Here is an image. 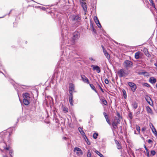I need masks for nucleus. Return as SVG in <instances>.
Instances as JSON below:
<instances>
[{"mask_svg":"<svg viewBox=\"0 0 157 157\" xmlns=\"http://www.w3.org/2000/svg\"><path fill=\"white\" fill-rule=\"evenodd\" d=\"M119 122L120 120L119 118L116 117L112 122L113 129L117 128V125L120 123Z\"/></svg>","mask_w":157,"mask_h":157,"instance_id":"nucleus-1","label":"nucleus"},{"mask_svg":"<svg viewBox=\"0 0 157 157\" xmlns=\"http://www.w3.org/2000/svg\"><path fill=\"white\" fill-rule=\"evenodd\" d=\"M124 66L126 68L131 67L132 65V63L128 60H126L123 63Z\"/></svg>","mask_w":157,"mask_h":157,"instance_id":"nucleus-2","label":"nucleus"},{"mask_svg":"<svg viewBox=\"0 0 157 157\" xmlns=\"http://www.w3.org/2000/svg\"><path fill=\"white\" fill-rule=\"evenodd\" d=\"M128 84L131 87L132 90L134 92L136 88V85L134 83L130 82H128Z\"/></svg>","mask_w":157,"mask_h":157,"instance_id":"nucleus-3","label":"nucleus"},{"mask_svg":"<svg viewBox=\"0 0 157 157\" xmlns=\"http://www.w3.org/2000/svg\"><path fill=\"white\" fill-rule=\"evenodd\" d=\"M74 151L78 155H81L82 154V152L81 150L78 147H75L74 149Z\"/></svg>","mask_w":157,"mask_h":157,"instance_id":"nucleus-4","label":"nucleus"},{"mask_svg":"<svg viewBox=\"0 0 157 157\" xmlns=\"http://www.w3.org/2000/svg\"><path fill=\"white\" fill-rule=\"evenodd\" d=\"M118 74L120 77L125 76L127 75L125 71L123 69L120 70L118 71Z\"/></svg>","mask_w":157,"mask_h":157,"instance_id":"nucleus-5","label":"nucleus"},{"mask_svg":"<svg viewBox=\"0 0 157 157\" xmlns=\"http://www.w3.org/2000/svg\"><path fill=\"white\" fill-rule=\"evenodd\" d=\"M72 20L73 21H78L80 20V17L78 15H74L71 17Z\"/></svg>","mask_w":157,"mask_h":157,"instance_id":"nucleus-6","label":"nucleus"},{"mask_svg":"<svg viewBox=\"0 0 157 157\" xmlns=\"http://www.w3.org/2000/svg\"><path fill=\"white\" fill-rule=\"evenodd\" d=\"M80 2L84 10H86L87 8L85 0H80Z\"/></svg>","mask_w":157,"mask_h":157,"instance_id":"nucleus-7","label":"nucleus"},{"mask_svg":"<svg viewBox=\"0 0 157 157\" xmlns=\"http://www.w3.org/2000/svg\"><path fill=\"white\" fill-rule=\"evenodd\" d=\"M74 89L75 86L74 85L71 83H70L69 91L70 94H71V93L72 94V92Z\"/></svg>","mask_w":157,"mask_h":157,"instance_id":"nucleus-8","label":"nucleus"},{"mask_svg":"<svg viewBox=\"0 0 157 157\" xmlns=\"http://www.w3.org/2000/svg\"><path fill=\"white\" fill-rule=\"evenodd\" d=\"M79 37V33L77 32H75L73 34L72 36V39L73 40H75Z\"/></svg>","mask_w":157,"mask_h":157,"instance_id":"nucleus-9","label":"nucleus"},{"mask_svg":"<svg viewBox=\"0 0 157 157\" xmlns=\"http://www.w3.org/2000/svg\"><path fill=\"white\" fill-rule=\"evenodd\" d=\"M91 67L93 68V69L94 70H96L97 73H99L100 72L101 70L100 68L98 66L92 65L91 66Z\"/></svg>","mask_w":157,"mask_h":157,"instance_id":"nucleus-10","label":"nucleus"},{"mask_svg":"<svg viewBox=\"0 0 157 157\" xmlns=\"http://www.w3.org/2000/svg\"><path fill=\"white\" fill-rule=\"evenodd\" d=\"M94 20L98 27L99 28H101V26L97 17H94Z\"/></svg>","mask_w":157,"mask_h":157,"instance_id":"nucleus-11","label":"nucleus"},{"mask_svg":"<svg viewBox=\"0 0 157 157\" xmlns=\"http://www.w3.org/2000/svg\"><path fill=\"white\" fill-rule=\"evenodd\" d=\"M81 77L83 81L84 82L88 84L89 83V81L88 79L85 76V75H82Z\"/></svg>","mask_w":157,"mask_h":157,"instance_id":"nucleus-12","label":"nucleus"},{"mask_svg":"<svg viewBox=\"0 0 157 157\" xmlns=\"http://www.w3.org/2000/svg\"><path fill=\"white\" fill-rule=\"evenodd\" d=\"M102 48L103 50V51L105 55V56L108 59H109L110 58V56L108 54V53L107 52L106 50H105L104 48V47L103 46H102Z\"/></svg>","mask_w":157,"mask_h":157,"instance_id":"nucleus-13","label":"nucleus"},{"mask_svg":"<svg viewBox=\"0 0 157 157\" xmlns=\"http://www.w3.org/2000/svg\"><path fill=\"white\" fill-rule=\"evenodd\" d=\"M73 97L72 94V93H71V94H70V96L69 97V99L70 103V104L71 105H73Z\"/></svg>","mask_w":157,"mask_h":157,"instance_id":"nucleus-14","label":"nucleus"},{"mask_svg":"<svg viewBox=\"0 0 157 157\" xmlns=\"http://www.w3.org/2000/svg\"><path fill=\"white\" fill-rule=\"evenodd\" d=\"M149 81L151 83L154 84L156 82V79L154 77H151L150 78Z\"/></svg>","mask_w":157,"mask_h":157,"instance_id":"nucleus-15","label":"nucleus"},{"mask_svg":"<svg viewBox=\"0 0 157 157\" xmlns=\"http://www.w3.org/2000/svg\"><path fill=\"white\" fill-rule=\"evenodd\" d=\"M141 55V53L140 52H136L135 55V58L136 59H139L140 57V56Z\"/></svg>","mask_w":157,"mask_h":157,"instance_id":"nucleus-16","label":"nucleus"},{"mask_svg":"<svg viewBox=\"0 0 157 157\" xmlns=\"http://www.w3.org/2000/svg\"><path fill=\"white\" fill-rule=\"evenodd\" d=\"M132 105L134 109H136L137 108L138 103L136 101H133L132 104Z\"/></svg>","mask_w":157,"mask_h":157,"instance_id":"nucleus-17","label":"nucleus"},{"mask_svg":"<svg viewBox=\"0 0 157 157\" xmlns=\"http://www.w3.org/2000/svg\"><path fill=\"white\" fill-rule=\"evenodd\" d=\"M30 98L29 94L28 93H25L24 94V99H29Z\"/></svg>","mask_w":157,"mask_h":157,"instance_id":"nucleus-18","label":"nucleus"},{"mask_svg":"<svg viewBox=\"0 0 157 157\" xmlns=\"http://www.w3.org/2000/svg\"><path fill=\"white\" fill-rule=\"evenodd\" d=\"M78 130H79V131L80 132L81 134L83 135V137L85 139V137H86V139L88 140V139L87 138H86V135H84V134H85L84 132L82 130V129H81V128H78Z\"/></svg>","mask_w":157,"mask_h":157,"instance_id":"nucleus-19","label":"nucleus"},{"mask_svg":"<svg viewBox=\"0 0 157 157\" xmlns=\"http://www.w3.org/2000/svg\"><path fill=\"white\" fill-rule=\"evenodd\" d=\"M29 99H23L24 104L25 105H28L29 103Z\"/></svg>","mask_w":157,"mask_h":157,"instance_id":"nucleus-20","label":"nucleus"},{"mask_svg":"<svg viewBox=\"0 0 157 157\" xmlns=\"http://www.w3.org/2000/svg\"><path fill=\"white\" fill-rule=\"evenodd\" d=\"M146 110L148 113H152V110L151 108L149 106H147L146 108Z\"/></svg>","mask_w":157,"mask_h":157,"instance_id":"nucleus-21","label":"nucleus"},{"mask_svg":"<svg viewBox=\"0 0 157 157\" xmlns=\"http://www.w3.org/2000/svg\"><path fill=\"white\" fill-rule=\"evenodd\" d=\"M62 110L65 113H66L68 112V109L65 106H63Z\"/></svg>","mask_w":157,"mask_h":157,"instance_id":"nucleus-22","label":"nucleus"},{"mask_svg":"<svg viewBox=\"0 0 157 157\" xmlns=\"http://www.w3.org/2000/svg\"><path fill=\"white\" fill-rule=\"evenodd\" d=\"M152 131L153 133L155 136H157V132L155 127H153V128H152Z\"/></svg>","mask_w":157,"mask_h":157,"instance_id":"nucleus-23","label":"nucleus"},{"mask_svg":"<svg viewBox=\"0 0 157 157\" xmlns=\"http://www.w3.org/2000/svg\"><path fill=\"white\" fill-rule=\"evenodd\" d=\"M95 152L98 155H99L100 157H103V155L101 154L100 152H99L98 151H95Z\"/></svg>","mask_w":157,"mask_h":157,"instance_id":"nucleus-24","label":"nucleus"},{"mask_svg":"<svg viewBox=\"0 0 157 157\" xmlns=\"http://www.w3.org/2000/svg\"><path fill=\"white\" fill-rule=\"evenodd\" d=\"M90 85L91 89L96 92V90L94 86L92 84H90Z\"/></svg>","mask_w":157,"mask_h":157,"instance_id":"nucleus-25","label":"nucleus"},{"mask_svg":"<svg viewBox=\"0 0 157 157\" xmlns=\"http://www.w3.org/2000/svg\"><path fill=\"white\" fill-rule=\"evenodd\" d=\"M87 157H91V153L89 150H88L87 153Z\"/></svg>","mask_w":157,"mask_h":157,"instance_id":"nucleus-26","label":"nucleus"},{"mask_svg":"<svg viewBox=\"0 0 157 157\" xmlns=\"http://www.w3.org/2000/svg\"><path fill=\"white\" fill-rule=\"evenodd\" d=\"M149 1L150 3L151 4V6L154 7L155 8V5L153 2V0H149Z\"/></svg>","mask_w":157,"mask_h":157,"instance_id":"nucleus-27","label":"nucleus"},{"mask_svg":"<svg viewBox=\"0 0 157 157\" xmlns=\"http://www.w3.org/2000/svg\"><path fill=\"white\" fill-rule=\"evenodd\" d=\"M102 103L105 105H107V101L104 99H102L101 100Z\"/></svg>","mask_w":157,"mask_h":157,"instance_id":"nucleus-28","label":"nucleus"},{"mask_svg":"<svg viewBox=\"0 0 157 157\" xmlns=\"http://www.w3.org/2000/svg\"><path fill=\"white\" fill-rule=\"evenodd\" d=\"M142 84V85L144 86H146L147 87H149L150 86V85L147 83H143Z\"/></svg>","mask_w":157,"mask_h":157,"instance_id":"nucleus-29","label":"nucleus"},{"mask_svg":"<svg viewBox=\"0 0 157 157\" xmlns=\"http://www.w3.org/2000/svg\"><path fill=\"white\" fill-rule=\"evenodd\" d=\"M151 100V98H147V99H146V100L147 101V102L150 105H152V103H151V102H150V100Z\"/></svg>","mask_w":157,"mask_h":157,"instance_id":"nucleus-30","label":"nucleus"},{"mask_svg":"<svg viewBox=\"0 0 157 157\" xmlns=\"http://www.w3.org/2000/svg\"><path fill=\"white\" fill-rule=\"evenodd\" d=\"M136 128L138 132L139 133H140V127L138 125H136Z\"/></svg>","mask_w":157,"mask_h":157,"instance_id":"nucleus-31","label":"nucleus"},{"mask_svg":"<svg viewBox=\"0 0 157 157\" xmlns=\"http://www.w3.org/2000/svg\"><path fill=\"white\" fill-rule=\"evenodd\" d=\"M98 136V133H94L93 135V137L94 139H96L97 138Z\"/></svg>","mask_w":157,"mask_h":157,"instance_id":"nucleus-32","label":"nucleus"},{"mask_svg":"<svg viewBox=\"0 0 157 157\" xmlns=\"http://www.w3.org/2000/svg\"><path fill=\"white\" fill-rule=\"evenodd\" d=\"M123 95H124V97L125 98H126L127 97V95L126 93V92L124 90H122Z\"/></svg>","mask_w":157,"mask_h":157,"instance_id":"nucleus-33","label":"nucleus"},{"mask_svg":"<svg viewBox=\"0 0 157 157\" xmlns=\"http://www.w3.org/2000/svg\"><path fill=\"white\" fill-rule=\"evenodd\" d=\"M155 152L154 150H152L151 151V156H153L155 155Z\"/></svg>","mask_w":157,"mask_h":157,"instance_id":"nucleus-34","label":"nucleus"},{"mask_svg":"<svg viewBox=\"0 0 157 157\" xmlns=\"http://www.w3.org/2000/svg\"><path fill=\"white\" fill-rule=\"evenodd\" d=\"M116 144H117V148L119 149H121V146L120 144L119 143L117 142V143H116Z\"/></svg>","mask_w":157,"mask_h":157,"instance_id":"nucleus-35","label":"nucleus"},{"mask_svg":"<svg viewBox=\"0 0 157 157\" xmlns=\"http://www.w3.org/2000/svg\"><path fill=\"white\" fill-rule=\"evenodd\" d=\"M103 115L106 119L108 118V117L107 115L106 114V113L105 112L103 113Z\"/></svg>","mask_w":157,"mask_h":157,"instance_id":"nucleus-36","label":"nucleus"},{"mask_svg":"<svg viewBox=\"0 0 157 157\" xmlns=\"http://www.w3.org/2000/svg\"><path fill=\"white\" fill-rule=\"evenodd\" d=\"M150 127V128L152 129V128H153V127H154L152 123H150L149 124Z\"/></svg>","mask_w":157,"mask_h":157,"instance_id":"nucleus-37","label":"nucleus"},{"mask_svg":"<svg viewBox=\"0 0 157 157\" xmlns=\"http://www.w3.org/2000/svg\"><path fill=\"white\" fill-rule=\"evenodd\" d=\"M13 151L12 150H10V154L11 156H12L13 155Z\"/></svg>","mask_w":157,"mask_h":157,"instance_id":"nucleus-38","label":"nucleus"},{"mask_svg":"<svg viewBox=\"0 0 157 157\" xmlns=\"http://www.w3.org/2000/svg\"><path fill=\"white\" fill-rule=\"evenodd\" d=\"M106 120L107 122L108 123V124L109 125H111L110 122V121L108 119V118L106 119Z\"/></svg>","mask_w":157,"mask_h":157,"instance_id":"nucleus-39","label":"nucleus"},{"mask_svg":"<svg viewBox=\"0 0 157 157\" xmlns=\"http://www.w3.org/2000/svg\"><path fill=\"white\" fill-rule=\"evenodd\" d=\"M129 117L131 119H132V113H130L129 114Z\"/></svg>","mask_w":157,"mask_h":157,"instance_id":"nucleus-40","label":"nucleus"},{"mask_svg":"<svg viewBox=\"0 0 157 157\" xmlns=\"http://www.w3.org/2000/svg\"><path fill=\"white\" fill-rule=\"evenodd\" d=\"M98 87L101 90V91L103 92H104V91L103 90V89H102V88L101 87V86H100V85L99 84H98Z\"/></svg>","mask_w":157,"mask_h":157,"instance_id":"nucleus-41","label":"nucleus"},{"mask_svg":"<svg viewBox=\"0 0 157 157\" xmlns=\"http://www.w3.org/2000/svg\"><path fill=\"white\" fill-rule=\"evenodd\" d=\"M146 151V153H147V157H149V154L148 151V150H147Z\"/></svg>","mask_w":157,"mask_h":157,"instance_id":"nucleus-42","label":"nucleus"},{"mask_svg":"<svg viewBox=\"0 0 157 157\" xmlns=\"http://www.w3.org/2000/svg\"><path fill=\"white\" fill-rule=\"evenodd\" d=\"M105 83L106 84H108L109 83V81L107 79H106L105 80Z\"/></svg>","mask_w":157,"mask_h":157,"instance_id":"nucleus-43","label":"nucleus"},{"mask_svg":"<svg viewBox=\"0 0 157 157\" xmlns=\"http://www.w3.org/2000/svg\"><path fill=\"white\" fill-rule=\"evenodd\" d=\"M146 130V128L145 127L141 129V130L143 132L144 131Z\"/></svg>","mask_w":157,"mask_h":157,"instance_id":"nucleus-44","label":"nucleus"},{"mask_svg":"<svg viewBox=\"0 0 157 157\" xmlns=\"http://www.w3.org/2000/svg\"><path fill=\"white\" fill-rule=\"evenodd\" d=\"M152 142V140H148V142L149 143H151V142Z\"/></svg>","mask_w":157,"mask_h":157,"instance_id":"nucleus-45","label":"nucleus"},{"mask_svg":"<svg viewBox=\"0 0 157 157\" xmlns=\"http://www.w3.org/2000/svg\"><path fill=\"white\" fill-rule=\"evenodd\" d=\"M144 147L145 148L146 150H148L146 146L145 145H144Z\"/></svg>","mask_w":157,"mask_h":157,"instance_id":"nucleus-46","label":"nucleus"},{"mask_svg":"<svg viewBox=\"0 0 157 157\" xmlns=\"http://www.w3.org/2000/svg\"><path fill=\"white\" fill-rule=\"evenodd\" d=\"M5 149L7 150H9V147H6L5 148Z\"/></svg>","mask_w":157,"mask_h":157,"instance_id":"nucleus-47","label":"nucleus"},{"mask_svg":"<svg viewBox=\"0 0 157 157\" xmlns=\"http://www.w3.org/2000/svg\"><path fill=\"white\" fill-rule=\"evenodd\" d=\"M155 66H156V67H157V64L155 63Z\"/></svg>","mask_w":157,"mask_h":157,"instance_id":"nucleus-48","label":"nucleus"},{"mask_svg":"<svg viewBox=\"0 0 157 157\" xmlns=\"http://www.w3.org/2000/svg\"><path fill=\"white\" fill-rule=\"evenodd\" d=\"M63 138L64 139H66V137H63Z\"/></svg>","mask_w":157,"mask_h":157,"instance_id":"nucleus-49","label":"nucleus"},{"mask_svg":"<svg viewBox=\"0 0 157 157\" xmlns=\"http://www.w3.org/2000/svg\"><path fill=\"white\" fill-rule=\"evenodd\" d=\"M134 133H135V134H136V131H135Z\"/></svg>","mask_w":157,"mask_h":157,"instance_id":"nucleus-50","label":"nucleus"},{"mask_svg":"<svg viewBox=\"0 0 157 157\" xmlns=\"http://www.w3.org/2000/svg\"><path fill=\"white\" fill-rule=\"evenodd\" d=\"M118 116L119 117H120V114H118Z\"/></svg>","mask_w":157,"mask_h":157,"instance_id":"nucleus-51","label":"nucleus"},{"mask_svg":"<svg viewBox=\"0 0 157 157\" xmlns=\"http://www.w3.org/2000/svg\"><path fill=\"white\" fill-rule=\"evenodd\" d=\"M156 87L157 88V83L156 84Z\"/></svg>","mask_w":157,"mask_h":157,"instance_id":"nucleus-52","label":"nucleus"},{"mask_svg":"<svg viewBox=\"0 0 157 157\" xmlns=\"http://www.w3.org/2000/svg\"><path fill=\"white\" fill-rule=\"evenodd\" d=\"M3 157H7V156H4Z\"/></svg>","mask_w":157,"mask_h":157,"instance_id":"nucleus-53","label":"nucleus"},{"mask_svg":"<svg viewBox=\"0 0 157 157\" xmlns=\"http://www.w3.org/2000/svg\"><path fill=\"white\" fill-rule=\"evenodd\" d=\"M2 18V17H0V18Z\"/></svg>","mask_w":157,"mask_h":157,"instance_id":"nucleus-54","label":"nucleus"}]
</instances>
